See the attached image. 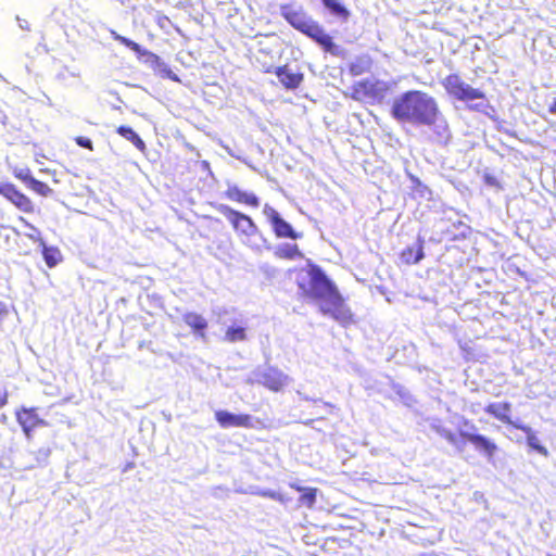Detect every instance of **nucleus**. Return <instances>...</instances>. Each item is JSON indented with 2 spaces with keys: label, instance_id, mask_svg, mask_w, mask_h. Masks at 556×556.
Masks as SVG:
<instances>
[{
  "label": "nucleus",
  "instance_id": "6",
  "mask_svg": "<svg viewBox=\"0 0 556 556\" xmlns=\"http://www.w3.org/2000/svg\"><path fill=\"white\" fill-rule=\"evenodd\" d=\"M386 91L387 88L382 87L379 81L362 79L352 85L350 97L359 102L380 101Z\"/></svg>",
  "mask_w": 556,
  "mask_h": 556
},
{
  "label": "nucleus",
  "instance_id": "26",
  "mask_svg": "<svg viewBox=\"0 0 556 556\" xmlns=\"http://www.w3.org/2000/svg\"><path fill=\"white\" fill-rule=\"evenodd\" d=\"M489 413L493 414L497 418L510 422L509 420V413H510V406L509 404H491L489 405Z\"/></svg>",
  "mask_w": 556,
  "mask_h": 556
},
{
  "label": "nucleus",
  "instance_id": "7",
  "mask_svg": "<svg viewBox=\"0 0 556 556\" xmlns=\"http://www.w3.org/2000/svg\"><path fill=\"white\" fill-rule=\"evenodd\" d=\"M15 418L28 440L33 439V432L36 428L48 426V422L39 416L37 407L22 406L15 410Z\"/></svg>",
  "mask_w": 556,
  "mask_h": 556
},
{
  "label": "nucleus",
  "instance_id": "4",
  "mask_svg": "<svg viewBox=\"0 0 556 556\" xmlns=\"http://www.w3.org/2000/svg\"><path fill=\"white\" fill-rule=\"evenodd\" d=\"M441 85L447 96L457 101L470 102L484 98V92L481 88H476L467 84L462 76L456 73L445 76Z\"/></svg>",
  "mask_w": 556,
  "mask_h": 556
},
{
  "label": "nucleus",
  "instance_id": "31",
  "mask_svg": "<svg viewBox=\"0 0 556 556\" xmlns=\"http://www.w3.org/2000/svg\"><path fill=\"white\" fill-rule=\"evenodd\" d=\"M9 402V392L3 390L0 392V408L5 406Z\"/></svg>",
  "mask_w": 556,
  "mask_h": 556
},
{
  "label": "nucleus",
  "instance_id": "18",
  "mask_svg": "<svg viewBox=\"0 0 556 556\" xmlns=\"http://www.w3.org/2000/svg\"><path fill=\"white\" fill-rule=\"evenodd\" d=\"M425 257L424 240L418 239L416 247H406L400 253V258L405 265H413L419 263Z\"/></svg>",
  "mask_w": 556,
  "mask_h": 556
},
{
  "label": "nucleus",
  "instance_id": "23",
  "mask_svg": "<svg viewBox=\"0 0 556 556\" xmlns=\"http://www.w3.org/2000/svg\"><path fill=\"white\" fill-rule=\"evenodd\" d=\"M116 132L126 140L130 141L139 151H146V143L140 136L129 126L121 125L117 127Z\"/></svg>",
  "mask_w": 556,
  "mask_h": 556
},
{
  "label": "nucleus",
  "instance_id": "16",
  "mask_svg": "<svg viewBox=\"0 0 556 556\" xmlns=\"http://www.w3.org/2000/svg\"><path fill=\"white\" fill-rule=\"evenodd\" d=\"M115 39L130 49L132 52H135L138 56H146V61L150 62L152 65H161V58L156 55L155 53L148 51L146 49H142L141 46L134 40L126 38L124 36L117 35L115 36Z\"/></svg>",
  "mask_w": 556,
  "mask_h": 556
},
{
  "label": "nucleus",
  "instance_id": "3",
  "mask_svg": "<svg viewBox=\"0 0 556 556\" xmlns=\"http://www.w3.org/2000/svg\"><path fill=\"white\" fill-rule=\"evenodd\" d=\"M282 17L296 30L314 40L325 52L336 53L332 37L325 31L319 23L307 16L303 9H295L291 4L280 7Z\"/></svg>",
  "mask_w": 556,
  "mask_h": 556
},
{
  "label": "nucleus",
  "instance_id": "34",
  "mask_svg": "<svg viewBox=\"0 0 556 556\" xmlns=\"http://www.w3.org/2000/svg\"><path fill=\"white\" fill-rule=\"evenodd\" d=\"M169 73H170V71H168V76L170 77ZM172 78H173L174 80H178L176 76H172Z\"/></svg>",
  "mask_w": 556,
  "mask_h": 556
},
{
  "label": "nucleus",
  "instance_id": "19",
  "mask_svg": "<svg viewBox=\"0 0 556 556\" xmlns=\"http://www.w3.org/2000/svg\"><path fill=\"white\" fill-rule=\"evenodd\" d=\"M182 320L191 328L194 334L205 338L207 321L203 316L198 313L190 312L184 315Z\"/></svg>",
  "mask_w": 556,
  "mask_h": 556
},
{
  "label": "nucleus",
  "instance_id": "17",
  "mask_svg": "<svg viewBox=\"0 0 556 556\" xmlns=\"http://www.w3.org/2000/svg\"><path fill=\"white\" fill-rule=\"evenodd\" d=\"M444 438L448 442H451L452 444L457 446L458 448H460L463 445H465L468 442L478 443V444H481L482 446H486V440L480 435H475V434H469V433H464V432L456 433V432L447 431L444 433Z\"/></svg>",
  "mask_w": 556,
  "mask_h": 556
},
{
  "label": "nucleus",
  "instance_id": "25",
  "mask_svg": "<svg viewBox=\"0 0 556 556\" xmlns=\"http://www.w3.org/2000/svg\"><path fill=\"white\" fill-rule=\"evenodd\" d=\"M323 4L334 15L348 20L350 16L349 10L341 4L338 0H321Z\"/></svg>",
  "mask_w": 556,
  "mask_h": 556
},
{
  "label": "nucleus",
  "instance_id": "2",
  "mask_svg": "<svg viewBox=\"0 0 556 556\" xmlns=\"http://www.w3.org/2000/svg\"><path fill=\"white\" fill-rule=\"evenodd\" d=\"M391 115L399 123L431 126L437 123L440 110L429 93L407 90L393 100Z\"/></svg>",
  "mask_w": 556,
  "mask_h": 556
},
{
  "label": "nucleus",
  "instance_id": "35",
  "mask_svg": "<svg viewBox=\"0 0 556 556\" xmlns=\"http://www.w3.org/2000/svg\"><path fill=\"white\" fill-rule=\"evenodd\" d=\"M269 496L273 497V498L276 497L274 493H269Z\"/></svg>",
  "mask_w": 556,
  "mask_h": 556
},
{
  "label": "nucleus",
  "instance_id": "24",
  "mask_svg": "<svg viewBox=\"0 0 556 556\" xmlns=\"http://www.w3.org/2000/svg\"><path fill=\"white\" fill-rule=\"evenodd\" d=\"M42 255L43 260L49 268H52L61 261V252L55 247H46L42 242Z\"/></svg>",
  "mask_w": 556,
  "mask_h": 556
},
{
  "label": "nucleus",
  "instance_id": "13",
  "mask_svg": "<svg viewBox=\"0 0 556 556\" xmlns=\"http://www.w3.org/2000/svg\"><path fill=\"white\" fill-rule=\"evenodd\" d=\"M260 382L266 389L279 392L288 383V377L281 370L270 367L261 375Z\"/></svg>",
  "mask_w": 556,
  "mask_h": 556
},
{
  "label": "nucleus",
  "instance_id": "10",
  "mask_svg": "<svg viewBox=\"0 0 556 556\" xmlns=\"http://www.w3.org/2000/svg\"><path fill=\"white\" fill-rule=\"evenodd\" d=\"M264 214L269 220L273 231L277 238H289L293 240L301 238V233L296 232L274 207L266 204L264 206Z\"/></svg>",
  "mask_w": 556,
  "mask_h": 556
},
{
  "label": "nucleus",
  "instance_id": "33",
  "mask_svg": "<svg viewBox=\"0 0 556 556\" xmlns=\"http://www.w3.org/2000/svg\"><path fill=\"white\" fill-rule=\"evenodd\" d=\"M20 220H21L22 223H24V224H25L26 226H29V227H31V226H30V225H29V224H28V223H27V222L25 220V218H23V217H20Z\"/></svg>",
  "mask_w": 556,
  "mask_h": 556
},
{
  "label": "nucleus",
  "instance_id": "28",
  "mask_svg": "<svg viewBox=\"0 0 556 556\" xmlns=\"http://www.w3.org/2000/svg\"><path fill=\"white\" fill-rule=\"evenodd\" d=\"M245 329L240 326H231L226 330L225 340L228 342H237L245 340Z\"/></svg>",
  "mask_w": 556,
  "mask_h": 556
},
{
  "label": "nucleus",
  "instance_id": "1",
  "mask_svg": "<svg viewBox=\"0 0 556 556\" xmlns=\"http://www.w3.org/2000/svg\"><path fill=\"white\" fill-rule=\"evenodd\" d=\"M290 273L295 274L299 298L317 301L320 312L343 327L354 323V316L336 283L318 265L309 263L306 267L294 268Z\"/></svg>",
  "mask_w": 556,
  "mask_h": 556
},
{
  "label": "nucleus",
  "instance_id": "32",
  "mask_svg": "<svg viewBox=\"0 0 556 556\" xmlns=\"http://www.w3.org/2000/svg\"><path fill=\"white\" fill-rule=\"evenodd\" d=\"M547 111L549 114L552 115H556V97L554 98V100L549 103L548 108H547Z\"/></svg>",
  "mask_w": 556,
  "mask_h": 556
},
{
  "label": "nucleus",
  "instance_id": "14",
  "mask_svg": "<svg viewBox=\"0 0 556 556\" xmlns=\"http://www.w3.org/2000/svg\"><path fill=\"white\" fill-rule=\"evenodd\" d=\"M225 197L230 201L251 207H257L260 205V199L254 193L245 192L235 185L226 189Z\"/></svg>",
  "mask_w": 556,
  "mask_h": 556
},
{
  "label": "nucleus",
  "instance_id": "29",
  "mask_svg": "<svg viewBox=\"0 0 556 556\" xmlns=\"http://www.w3.org/2000/svg\"><path fill=\"white\" fill-rule=\"evenodd\" d=\"M74 140L77 146L93 151V143L89 138L77 136Z\"/></svg>",
  "mask_w": 556,
  "mask_h": 556
},
{
  "label": "nucleus",
  "instance_id": "5",
  "mask_svg": "<svg viewBox=\"0 0 556 556\" xmlns=\"http://www.w3.org/2000/svg\"><path fill=\"white\" fill-rule=\"evenodd\" d=\"M217 210L227 218L238 237L250 239L258 232L256 224L249 215L224 204H220Z\"/></svg>",
  "mask_w": 556,
  "mask_h": 556
},
{
  "label": "nucleus",
  "instance_id": "21",
  "mask_svg": "<svg viewBox=\"0 0 556 556\" xmlns=\"http://www.w3.org/2000/svg\"><path fill=\"white\" fill-rule=\"evenodd\" d=\"M372 67V59L369 55H361L349 65V73L352 76H361L369 73Z\"/></svg>",
  "mask_w": 556,
  "mask_h": 556
},
{
  "label": "nucleus",
  "instance_id": "11",
  "mask_svg": "<svg viewBox=\"0 0 556 556\" xmlns=\"http://www.w3.org/2000/svg\"><path fill=\"white\" fill-rule=\"evenodd\" d=\"M13 176L41 197H48L52 193V189L46 182L37 180L28 167L14 168Z\"/></svg>",
  "mask_w": 556,
  "mask_h": 556
},
{
  "label": "nucleus",
  "instance_id": "12",
  "mask_svg": "<svg viewBox=\"0 0 556 556\" xmlns=\"http://www.w3.org/2000/svg\"><path fill=\"white\" fill-rule=\"evenodd\" d=\"M215 419L222 428L240 427L252 428L253 421L249 414H232L227 410L215 412Z\"/></svg>",
  "mask_w": 556,
  "mask_h": 556
},
{
  "label": "nucleus",
  "instance_id": "22",
  "mask_svg": "<svg viewBox=\"0 0 556 556\" xmlns=\"http://www.w3.org/2000/svg\"><path fill=\"white\" fill-rule=\"evenodd\" d=\"M514 427L516 429L521 430L523 433H526L527 443L532 450L539 452L543 456L548 455L547 448L545 446H543L542 444H540L538 437L535 435V433L532 431V429L530 427L525 426V425H514Z\"/></svg>",
  "mask_w": 556,
  "mask_h": 556
},
{
  "label": "nucleus",
  "instance_id": "9",
  "mask_svg": "<svg viewBox=\"0 0 556 556\" xmlns=\"http://www.w3.org/2000/svg\"><path fill=\"white\" fill-rule=\"evenodd\" d=\"M263 72L275 73L280 85L287 90L298 89L304 80V74L300 70H292L289 64H283L275 68L268 66L264 68Z\"/></svg>",
  "mask_w": 556,
  "mask_h": 556
},
{
  "label": "nucleus",
  "instance_id": "20",
  "mask_svg": "<svg viewBox=\"0 0 556 556\" xmlns=\"http://www.w3.org/2000/svg\"><path fill=\"white\" fill-rule=\"evenodd\" d=\"M274 254L279 260L288 261L302 260L304 257V254L295 243H285L279 245L275 250Z\"/></svg>",
  "mask_w": 556,
  "mask_h": 556
},
{
  "label": "nucleus",
  "instance_id": "27",
  "mask_svg": "<svg viewBox=\"0 0 556 556\" xmlns=\"http://www.w3.org/2000/svg\"><path fill=\"white\" fill-rule=\"evenodd\" d=\"M299 492H301L300 502L305 504L308 507H312L316 501L317 490L315 488H295Z\"/></svg>",
  "mask_w": 556,
  "mask_h": 556
},
{
  "label": "nucleus",
  "instance_id": "8",
  "mask_svg": "<svg viewBox=\"0 0 556 556\" xmlns=\"http://www.w3.org/2000/svg\"><path fill=\"white\" fill-rule=\"evenodd\" d=\"M0 195L23 213L33 214L36 211L33 200L12 182L0 184Z\"/></svg>",
  "mask_w": 556,
  "mask_h": 556
},
{
  "label": "nucleus",
  "instance_id": "15",
  "mask_svg": "<svg viewBox=\"0 0 556 556\" xmlns=\"http://www.w3.org/2000/svg\"><path fill=\"white\" fill-rule=\"evenodd\" d=\"M115 39L130 49L132 52H135L138 56H146V61L150 62L152 65H161V58L156 55L155 53L148 51L146 49H142L141 46L134 40L126 38L124 36L117 35L115 36Z\"/></svg>",
  "mask_w": 556,
  "mask_h": 556
},
{
  "label": "nucleus",
  "instance_id": "30",
  "mask_svg": "<svg viewBox=\"0 0 556 556\" xmlns=\"http://www.w3.org/2000/svg\"><path fill=\"white\" fill-rule=\"evenodd\" d=\"M10 309L8 305L0 301V323L9 316Z\"/></svg>",
  "mask_w": 556,
  "mask_h": 556
}]
</instances>
